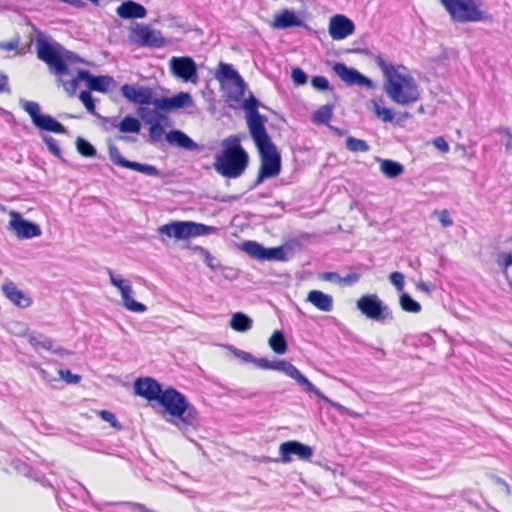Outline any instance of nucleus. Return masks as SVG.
I'll list each match as a JSON object with an SVG mask.
<instances>
[{
	"label": "nucleus",
	"instance_id": "32",
	"mask_svg": "<svg viewBox=\"0 0 512 512\" xmlns=\"http://www.w3.org/2000/svg\"><path fill=\"white\" fill-rule=\"evenodd\" d=\"M334 104H326L319 107L312 115V121L315 124L327 125L333 115Z\"/></svg>",
	"mask_w": 512,
	"mask_h": 512
},
{
	"label": "nucleus",
	"instance_id": "13",
	"mask_svg": "<svg viewBox=\"0 0 512 512\" xmlns=\"http://www.w3.org/2000/svg\"><path fill=\"white\" fill-rule=\"evenodd\" d=\"M122 95L134 104L141 106L152 105L155 108V101L153 90L150 87H137L131 84H124L121 87Z\"/></svg>",
	"mask_w": 512,
	"mask_h": 512
},
{
	"label": "nucleus",
	"instance_id": "28",
	"mask_svg": "<svg viewBox=\"0 0 512 512\" xmlns=\"http://www.w3.org/2000/svg\"><path fill=\"white\" fill-rule=\"evenodd\" d=\"M166 140L169 143H174L177 146L189 151H195L199 149V145L180 130H172L167 133Z\"/></svg>",
	"mask_w": 512,
	"mask_h": 512
},
{
	"label": "nucleus",
	"instance_id": "55",
	"mask_svg": "<svg viewBox=\"0 0 512 512\" xmlns=\"http://www.w3.org/2000/svg\"><path fill=\"white\" fill-rule=\"evenodd\" d=\"M45 143L48 146L49 150L56 156L60 155V148L58 147L57 141L53 138H46Z\"/></svg>",
	"mask_w": 512,
	"mask_h": 512
},
{
	"label": "nucleus",
	"instance_id": "22",
	"mask_svg": "<svg viewBox=\"0 0 512 512\" xmlns=\"http://www.w3.org/2000/svg\"><path fill=\"white\" fill-rule=\"evenodd\" d=\"M4 295L17 307L27 308L32 304V299L24 294L13 282H7L1 287Z\"/></svg>",
	"mask_w": 512,
	"mask_h": 512
},
{
	"label": "nucleus",
	"instance_id": "29",
	"mask_svg": "<svg viewBox=\"0 0 512 512\" xmlns=\"http://www.w3.org/2000/svg\"><path fill=\"white\" fill-rule=\"evenodd\" d=\"M215 78L220 81L232 80L236 84L243 85L244 81L240 74L235 70L231 64L220 62L215 72Z\"/></svg>",
	"mask_w": 512,
	"mask_h": 512
},
{
	"label": "nucleus",
	"instance_id": "23",
	"mask_svg": "<svg viewBox=\"0 0 512 512\" xmlns=\"http://www.w3.org/2000/svg\"><path fill=\"white\" fill-rule=\"evenodd\" d=\"M79 77L87 82L90 90L102 93L107 92L112 83L110 76H93L87 70H79Z\"/></svg>",
	"mask_w": 512,
	"mask_h": 512
},
{
	"label": "nucleus",
	"instance_id": "4",
	"mask_svg": "<svg viewBox=\"0 0 512 512\" xmlns=\"http://www.w3.org/2000/svg\"><path fill=\"white\" fill-rule=\"evenodd\" d=\"M224 148L214 162L215 170L227 178H238L248 165V154L240 144L237 135H231L222 142Z\"/></svg>",
	"mask_w": 512,
	"mask_h": 512
},
{
	"label": "nucleus",
	"instance_id": "20",
	"mask_svg": "<svg viewBox=\"0 0 512 512\" xmlns=\"http://www.w3.org/2000/svg\"><path fill=\"white\" fill-rule=\"evenodd\" d=\"M192 103L191 95L187 92H179L172 97H160L155 101V108L161 113L173 109H180Z\"/></svg>",
	"mask_w": 512,
	"mask_h": 512
},
{
	"label": "nucleus",
	"instance_id": "45",
	"mask_svg": "<svg viewBox=\"0 0 512 512\" xmlns=\"http://www.w3.org/2000/svg\"><path fill=\"white\" fill-rule=\"evenodd\" d=\"M79 98L89 113H91V114L96 113V106H95L94 100L92 98V95L89 91H86V90L82 91L79 95Z\"/></svg>",
	"mask_w": 512,
	"mask_h": 512
},
{
	"label": "nucleus",
	"instance_id": "48",
	"mask_svg": "<svg viewBox=\"0 0 512 512\" xmlns=\"http://www.w3.org/2000/svg\"><path fill=\"white\" fill-rule=\"evenodd\" d=\"M434 214H437L438 220L443 227L446 228L453 225V221L447 209H443L441 211H434Z\"/></svg>",
	"mask_w": 512,
	"mask_h": 512
},
{
	"label": "nucleus",
	"instance_id": "63",
	"mask_svg": "<svg viewBox=\"0 0 512 512\" xmlns=\"http://www.w3.org/2000/svg\"><path fill=\"white\" fill-rule=\"evenodd\" d=\"M52 351L54 353L58 354V355H65V354L68 355V354H71V352L65 350L64 348H58V349H55V350L52 349Z\"/></svg>",
	"mask_w": 512,
	"mask_h": 512
},
{
	"label": "nucleus",
	"instance_id": "7",
	"mask_svg": "<svg viewBox=\"0 0 512 512\" xmlns=\"http://www.w3.org/2000/svg\"><path fill=\"white\" fill-rule=\"evenodd\" d=\"M260 155V169L256 183L260 184L266 178H273L281 171V156L276 145L270 141L256 146Z\"/></svg>",
	"mask_w": 512,
	"mask_h": 512
},
{
	"label": "nucleus",
	"instance_id": "17",
	"mask_svg": "<svg viewBox=\"0 0 512 512\" xmlns=\"http://www.w3.org/2000/svg\"><path fill=\"white\" fill-rule=\"evenodd\" d=\"M109 156L112 162L117 166L131 169L148 176H157L159 174L157 168L153 165L142 164L125 159L121 155L119 149L114 145L109 146Z\"/></svg>",
	"mask_w": 512,
	"mask_h": 512
},
{
	"label": "nucleus",
	"instance_id": "19",
	"mask_svg": "<svg viewBox=\"0 0 512 512\" xmlns=\"http://www.w3.org/2000/svg\"><path fill=\"white\" fill-rule=\"evenodd\" d=\"M333 71L348 85L357 84L359 86H364L370 89L374 88V83L371 79L367 78L356 69L348 68L343 63H335L333 66Z\"/></svg>",
	"mask_w": 512,
	"mask_h": 512
},
{
	"label": "nucleus",
	"instance_id": "5",
	"mask_svg": "<svg viewBox=\"0 0 512 512\" xmlns=\"http://www.w3.org/2000/svg\"><path fill=\"white\" fill-rule=\"evenodd\" d=\"M450 18L458 23H475L491 20L483 9L481 0H439Z\"/></svg>",
	"mask_w": 512,
	"mask_h": 512
},
{
	"label": "nucleus",
	"instance_id": "10",
	"mask_svg": "<svg viewBox=\"0 0 512 512\" xmlns=\"http://www.w3.org/2000/svg\"><path fill=\"white\" fill-rule=\"evenodd\" d=\"M108 274L111 284L119 290L123 301V306L128 311L143 313L147 310V307L144 304L135 301L132 298L133 290L129 280L116 277L111 269H108Z\"/></svg>",
	"mask_w": 512,
	"mask_h": 512
},
{
	"label": "nucleus",
	"instance_id": "42",
	"mask_svg": "<svg viewBox=\"0 0 512 512\" xmlns=\"http://www.w3.org/2000/svg\"><path fill=\"white\" fill-rule=\"evenodd\" d=\"M25 112L31 117L33 124L42 116L40 106L37 102L27 101L23 106Z\"/></svg>",
	"mask_w": 512,
	"mask_h": 512
},
{
	"label": "nucleus",
	"instance_id": "33",
	"mask_svg": "<svg viewBox=\"0 0 512 512\" xmlns=\"http://www.w3.org/2000/svg\"><path fill=\"white\" fill-rule=\"evenodd\" d=\"M27 341L36 350L44 349L47 351H52V340L43 334H29L27 335Z\"/></svg>",
	"mask_w": 512,
	"mask_h": 512
},
{
	"label": "nucleus",
	"instance_id": "58",
	"mask_svg": "<svg viewBox=\"0 0 512 512\" xmlns=\"http://www.w3.org/2000/svg\"><path fill=\"white\" fill-rule=\"evenodd\" d=\"M196 249L200 250L204 254L206 264L210 268L214 269V265H213L214 257L207 250H205L202 247H197Z\"/></svg>",
	"mask_w": 512,
	"mask_h": 512
},
{
	"label": "nucleus",
	"instance_id": "39",
	"mask_svg": "<svg viewBox=\"0 0 512 512\" xmlns=\"http://www.w3.org/2000/svg\"><path fill=\"white\" fill-rule=\"evenodd\" d=\"M242 249L250 257L262 261L264 247L262 245H260L259 243L255 242V241H246L242 244Z\"/></svg>",
	"mask_w": 512,
	"mask_h": 512
},
{
	"label": "nucleus",
	"instance_id": "6",
	"mask_svg": "<svg viewBox=\"0 0 512 512\" xmlns=\"http://www.w3.org/2000/svg\"><path fill=\"white\" fill-rule=\"evenodd\" d=\"M214 231L215 227L213 226L193 221H172L159 226L157 229L162 243H166L169 239L187 241L191 238L211 234Z\"/></svg>",
	"mask_w": 512,
	"mask_h": 512
},
{
	"label": "nucleus",
	"instance_id": "30",
	"mask_svg": "<svg viewBox=\"0 0 512 512\" xmlns=\"http://www.w3.org/2000/svg\"><path fill=\"white\" fill-rule=\"evenodd\" d=\"M34 125L41 130L56 134H64L66 132L65 127L50 115L42 114Z\"/></svg>",
	"mask_w": 512,
	"mask_h": 512
},
{
	"label": "nucleus",
	"instance_id": "38",
	"mask_svg": "<svg viewBox=\"0 0 512 512\" xmlns=\"http://www.w3.org/2000/svg\"><path fill=\"white\" fill-rule=\"evenodd\" d=\"M399 303L401 308L406 312L419 313L421 311V305L407 293L400 295Z\"/></svg>",
	"mask_w": 512,
	"mask_h": 512
},
{
	"label": "nucleus",
	"instance_id": "36",
	"mask_svg": "<svg viewBox=\"0 0 512 512\" xmlns=\"http://www.w3.org/2000/svg\"><path fill=\"white\" fill-rule=\"evenodd\" d=\"M117 127L119 131L123 133H139L141 130V123L133 116H125Z\"/></svg>",
	"mask_w": 512,
	"mask_h": 512
},
{
	"label": "nucleus",
	"instance_id": "60",
	"mask_svg": "<svg viewBox=\"0 0 512 512\" xmlns=\"http://www.w3.org/2000/svg\"><path fill=\"white\" fill-rule=\"evenodd\" d=\"M257 365L259 367H261V368H264V369H271L272 368V362H270L269 360H267L265 358L257 360Z\"/></svg>",
	"mask_w": 512,
	"mask_h": 512
},
{
	"label": "nucleus",
	"instance_id": "43",
	"mask_svg": "<svg viewBox=\"0 0 512 512\" xmlns=\"http://www.w3.org/2000/svg\"><path fill=\"white\" fill-rule=\"evenodd\" d=\"M97 414L103 421L108 422L113 428L117 430H120L122 428V425L117 420L115 414L112 413L111 411L100 410L97 412Z\"/></svg>",
	"mask_w": 512,
	"mask_h": 512
},
{
	"label": "nucleus",
	"instance_id": "21",
	"mask_svg": "<svg viewBox=\"0 0 512 512\" xmlns=\"http://www.w3.org/2000/svg\"><path fill=\"white\" fill-rule=\"evenodd\" d=\"M264 121L265 118L261 114L247 117L249 132L256 146H260V144L271 141L269 135L267 134Z\"/></svg>",
	"mask_w": 512,
	"mask_h": 512
},
{
	"label": "nucleus",
	"instance_id": "1",
	"mask_svg": "<svg viewBox=\"0 0 512 512\" xmlns=\"http://www.w3.org/2000/svg\"><path fill=\"white\" fill-rule=\"evenodd\" d=\"M374 61L384 75V91L394 103L405 106L420 99L418 84L407 67L389 63L382 55H376Z\"/></svg>",
	"mask_w": 512,
	"mask_h": 512
},
{
	"label": "nucleus",
	"instance_id": "15",
	"mask_svg": "<svg viewBox=\"0 0 512 512\" xmlns=\"http://www.w3.org/2000/svg\"><path fill=\"white\" fill-rule=\"evenodd\" d=\"M133 388L136 395L144 398L148 402H158L164 392L161 384L151 377H140L136 379Z\"/></svg>",
	"mask_w": 512,
	"mask_h": 512
},
{
	"label": "nucleus",
	"instance_id": "54",
	"mask_svg": "<svg viewBox=\"0 0 512 512\" xmlns=\"http://www.w3.org/2000/svg\"><path fill=\"white\" fill-rule=\"evenodd\" d=\"M361 279L360 273H350L344 277H341L340 284L353 285Z\"/></svg>",
	"mask_w": 512,
	"mask_h": 512
},
{
	"label": "nucleus",
	"instance_id": "49",
	"mask_svg": "<svg viewBox=\"0 0 512 512\" xmlns=\"http://www.w3.org/2000/svg\"><path fill=\"white\" fill-rule=\"evenodd\" d=\"M497 263L501 266L505 271L512 266V253H501L497 257Z\"/></svg>",
	"mask_w": 512,
	"mask_h": 512
},
{
	"label": "nucleus",
	"instance_id": "47",
	"mask_svg": "<svg viewBox=\"0 0 512 512\" xmlns=\"http://www.w3.org/2000/svg\"><path fill=\"white\" fill-rule=\"evenodd\" d=\"M389 280L392 283V285L395 286V288L398 291H402L404 288V276L402 273L394 271L389 275Z\"/></svg>",
	"mask_w": 512,
	"mask_h": 512
},
{
	"label": "nucleus",
	"instance_id": "57",
	"mask_svg": "<svg viewBox=\"0 0 512 512\" xmlns=\"http://www.w3.org/2000/svg\"><path fill=\"white\" fill-rule=\"evenodd\" d=\"M322 279L327 281H336L340 283L341 276L337 272H326L322 275Z\"/></svg>",
	"mask_w": 512,
	"mask_h": 512
},
{
	"label": "nucleus",
	"instance_id": "27",
	"mask_svg": "<svg viewBox=\"0 0 512 512\" xmlns=\"http://www.w3.org/2000/svg\"><path fill=\"white\" fill-rule=\"evenodd\" d=\"M117 13L121 18L133 19V18H143L146 16L147 12L143 5L133 2V1H127V2L122 3L117 8Z\"/></svg>",
	"mask_w": 512,
	"mask_h": 512
},
{
	"label": "nucleus",
	"instance_id": "53",
	"mask_svg": "<svg viewBox=\"0 0 512 512\" xmlns=\"http://www.w3.org/2000/svg\"><path fill=\"white\" fill-rule=\"evenodd\" d=\"M59 375L67 383H72V384L78 383L81 379V377L79 375L71 373L70 370H60Z\"/></svg>",
	"mask_w": 512,
	"mask_h": 512
},
{
	"label": "nucleus",
	"instance_id": "52",
	"mask_svg": "<svg viewBox=\"0 0 512 512\" xmlns=\"http://www.w3.org/2000/svg\"><path fill=\"white\" fill-rule=\"evenodd\" d=\"M432 144L442 153H448L450 150L449 144L442 136L435 137L432 140Z\"/></svg>",
	"mask_w": 512,
	"mask_h": 512
},
{
	"label": "nucleus",
	"instance_id": "26",
	"mask_svg": "<svg viewBox=\"0 0 512 512\" xmlns=\"http://www.w3.org/2000/svg\"><path fill=\"white\" fill-rule=\"evenodd\" d=\"M136 33L141 44L144 46L159 47L164 43L161 34L148 26L140 27Z\"/></svg>",
	"mask_w": 512,
	"mask_h": 512
},
{
	"label": "nucleus",
	"instance_id": "34",
	"mask_svg": "<svg viewBox=\"0 0 512 512\" xmlns=\"http://www.w3.org/2000/svg\"><path fill=\"white\" fill-rule=\"evenodd\" d=\"M380 170L385 176L389 178H395L402 174L404 169L400 163L385 159L380 164Z\"/></svg>",
	"mask_w": 512,
	"mask_h": 512
},
{
	"label": "nucleus",
	"instance_id": "11",
	"mask_svg": "<svg viewBox=\"0 0 512 512\" xmlns=\"http://www.w3.org/2000/svg\"><path fill=\"white\" fill-rule=\"evenodd\" d=\"M137 115L149 125V137L151 141L157 142L162 139L164 135V128L161 125V120L164 115L156 108L141 106L137 108Z\"/></svg>",
	"mask_w": 512,
	"mask_h": 512
},
{
	"label": "nucleus",
	"instance_id": "56",
	"mask_svg": "<svg viewBox=\"0 0 512 512\" xmlns=\"http://www.w3.org/2000/svg\"><path fill=\"white\" fill-rule=\"evenodd\" d=\"M18 44H19L18 40L1 42L0 43V48L5 50V51H13V50L17 49Z\"/></svg>",
	"mask_w": 512,
	"mask_h": 512
},
{
	"label": "nucleus",
	"instance_id": "37",
	"mask_svg": "<svg viewBox=\"0 0 512 512\" xmlns=\"http://www.w3.org/2000/svg\"><path fill=\"white\" fill-rule=\"evenodd\" d=\"M381 102H382V99L371 100L373 112L383 122H391L394 118V114L391 109L383 107L381 105Z\"/></svg>",
	"mask_w": 512,
	"mask_h": 512
},
{
	"label": "nucleus",
	"instance_id": "44",
	"mask_svg": "<svg viewBox=\"0 0 512 512\" xmlns=\"http://www.w3.org/2000/svg\"><path fill=\"white\" fill-rule=\"evenodd\" d=\"M284 253L282 247L264 248L263 260H283Z\"/></svg>",
	"mask_w": 512,
	"mask_h": 512
},
{
	"label": "nucleus",
	"instance_id": "14",
	"mask_svg": "<svg viewBox=\"0 0 512 512\" xmlns=\"http://www.w3.org/2000/svg\"><path fill=\"white\" fill-rule=\"evenodd\" d=\"M8 228L12 230L19 239H29L41 235L40 227L26 219L20 213L12 211Z\"/></svg>",
	"mask_w": 512,
	"mask_h": 512
},
{
	"label": "nucleus",
	"instance_id": "61",
	"mask_svg": "<svg viewBox=\"0 0 512 512\" xmlns=\"http://www.w3.org/2000/svg\"><path fill=\"white\" fill-rule=\"evenodd\" d=\"M8 79L6 75L0 76V93L6 90Z\"/></svg>",
	"mask_w": 512,
	"mask_h": 512
},
{
	"label": "nucleus",
	"instance_id": "18",
	"mask_svg": "<svg viewBox=\"0 0 512 512\" xmlns=\"http://www.w3.org/2000/svg\"><path fill=\"white\" fill-rule=\"evenodd\" d=\"M355 25L351 19L342 14H336L330 18L328 25L329 35L333 40H342L352 35Z\"/></svg>",
	"mask_w": 512,
	"mask_h": 512
},
{
	"label": "nucleus",
	"instance_id": "62",
	"mask_svg": "<svg viewBox=\"0 0 512 512\" xmlns=\"http://www.w3.org/2000/svg\"><path fill=\"white\" fill-rule=\"evenodd\" d=\"M497 482L505 488V490L507 491L508 494L511 493V488L505 480L497 478Z\"/></svg>",
	"mask_w": 512,
	"mask_h": 512
},
{
	"label": "nucleus",
	"instance_id": "50",
	"mask_svg": "<svg viewBox=\"0 0 512 512\" xmlns=\"http://www.w3.org/2000/svg\"><path fill=\"white\" fill-rule=\"evenodd\" d=\"M311 84L317 90L329 89V82L324 76H314L311 80Z\"/></svg>",
	"mask_w": 512,
	"mask_h": 512
},
{
	"label": "nucleus",
	"instance_id": "25",
	"mask_svg": "<svg viewBox=\"0 0 512 512\" xmlns=\"http://www.w3.org/2000/svg\"><path fill=\"white\" fill-rule=\"evenodd\" d=\"M301 25L302 20L299 19L294 12L284 9L274 16L271 26L275 29H287Z\"/></svg>",
	"mask_w": 512,
	"mask_h": 512
},
{
	"label": "nucleus",
	"instance_id": "16",
	"mask_svg": "<svg viewBox=\"0 0 512 512\" xmlns=\"http://www.w3.org/2000/svg\"><path fill=\"white\" fill-rule=\"evenodd\" d=\"M279 454L281 462L289 463L292 461V455H296L300 460H309L313 456V449L309 445L291 440L280 444Z\"/></svg>",
	"mask_w": 512,
	"mask_h": 512
},
{
	"label": "nucleus",
	"instance_id": "12",
	"mask_svg": "<svg viewBox=\"0 0 512 512\" xmlns=\"http://www.w3.org/2000/svg\"><path fill=\"white\" fill-rule=\"evenodd\" d=\"M170 70L174 76L192 83H197V66L194 60L188 56L172 57Z\"/></svg>",
	"mask_w": 512,
	"mask_h": 512
},
{
	"label": "nucleus",
	"instance_id": "51",
	"mask_svg": "<svg viewBox=\"0 0 512 512\" xmlns=\"http://www.w3.org/2000/svg\"><path fill=\"white\" fill-rule=\"evenodd\" d=\"M291 75H292V79H293L294 83L297 85H303L307 81L306 73L300 68H294L292 70Z\"/></svg>",
	"mask_w": 512,
	"mask_h": 512
},
{
	"label": "nucleus",
	"instance_id": "40",
	"mask_svg": "<svg viewBox=\"0 0 512 512\" xmlns=\"http://www.w3.org/2000/svg\"><path fill=\"white\" fill-rule=\"evenodd\" d=\"M76 149L77 152L83 157H94L96 155V149L94 146L88 142L87 140L78 137L76 139Z\"/></svg>",
	"mask_w": 512,
	"mask_h": 512
},
{
	"label": "nucleus",
	"instance_id": "8",
	"mask_svg": "<svg viewBox=\"0 0 512 512\" xmlns=\"http://www.w3.org/2000/svg\"><path fill=\"white\" fill-rule=\"evenodd\" d=\"M271 370L284 372L302 386L307 393L314 394L324 401L330 402V400L290 362L284 360L272 362Z\"/></svg>",
	"mask_w": 512,
	"mask_h": 512
},
{
	"label": "nucleus",
	"instance_id": "31",
	"mask_svg": "<svg viewBox=\"0 0 512 512\" xmlns=\"http://www.w3.org/2000/svg\"><path fill=\"white\" fill-rule=\"evenodd\" d=\"M252 319L242 312H237L232 315L230 320V327L237 332H246L252 328Z\"/></svg>",
	"mask_w": 512,
	"mask_h": 512
},
{
	"label": "nucleus",
	"instance_id": "3",
	"mask_svg": "<svg viewBox=\"0 0 512 512\" xmlns=\"http://www.w3.org/2000/svg\"><path fill=\"white\" fill-rule=\"evenodd\" d=\"M163 408V414L170 417V422L179 430H188L198 422V411L186 396L173 387L164 389L157 402Z\"/></svg>",
	"mask_w": 512,
	"mask_h": 512
},
{
	"label": "nucleus",
	"instance_id": "35",
	"mask_svg": "<svg viewBox=\"0 0 512 512\" xmlns=\"http://www.w3.org/2000/svg\"><path fill=\"white\" fill-rule=\"evenodd\" d=\"M269 345L276 354H284L287 351V342L281 331H274L269 338Z\"/></svg>",
	"mask_w": 512,
	"mask_h": 512
},
{
	"label": "nucleus",
	"instance_id": "41",
	"mask_svg": "<svg viewBox=\"0 0 512 512\" xmlns=\"http://www.w3.org/2000/svg\"><path fill=\"white\" fill-rule=\"evenodd\" d=\"M346 147L351 152H367L369 150V145L364 140L351 136L346 139Z\"/></svg>",
	"mask_w": 512,
	"mask_h": 512
},
{
	"label": "nucleus",
	"instance_id": "64",
	"mask_svg": "<svg viewBox=\"0 0 512 512\" xmlns=\"http://www.w3.org/2000/svg\"><path fill=\"white\" fill-rule=\"evenodd\" d=\"M418 288L428 291L429 289L426 287L424 283L418 285Z\"/></svg>",
	"mask_w": 512,
	"mask_h": 512
},
{
	"label": "nucleus",
	"instance_id": "2",
	"mask_svg": "<svg viewBox=\"0 0 512 512\" xmlns=\"http://www.w3.org/2000/svg\"><path fill=\"white\" fill-rule=\"evenodd\" d=\"M36 51L38 58L48 66L52 74L58 77V85H61L69 96H74L82 79L79 74L70 80H63L62 76L68 73V64L78 63L80 58L62 45H52L44 39L38 40Z\"/></svg>",
	"mask_w": 512,
	"mask_h": 512
},
{
	"label": "nucleus",
	"instance_id": "46",
	"mask_svg": "<svg viewBox=\"0 0 512 512\" xmlns=\"http://www.w3.org/2000/svg\"><path fill=\"white\" fill-rule=\"evenodd\" d=\"M244 108L247 112V117L260 114L258 111V101L254 96H250L247 100H245Z\"/></svg>",
	"mask_w": 512,
	"mask_h": 512
},
{
	"label": "nucleus",
	"instance_id": "59",
	"mask_svg": "<svg viewBox=\"0 0 512 512\" xmlns=\"http://www.w3.org/2000/svg\"><path fill=\"white\" fill-rule=\"evenodd\" d=\"M502 133L507 137V141L505 143L506 149L512 150V132L509 129H503Z\"/></svg>",
	"mask_w": 512,
	"mask_h": 512
},
{
	"label": "nucleus",
	"instance_id": "24",
	"mask_svg": "<svg viewBox=\"0 0 512 512\" xmlns=\"http://www.w3.org/2000/svg\"><path fill=\"white\" fill-rule=\"evenodd\" d=\"M306 301L322 312H330L333 309V297L320 290L309 291Z\"/></svg>",
	"mask_w": 512,
	"mask_h": 512
},
{
	"label": "nucleus",
	"instance_id": "9",
	"mask_svg": "<svg viewBox=\"0 0 512 512\" xmlns=\"http://www.w3.org/2000/svg\"><path fill=\"white\" fill-rule=\"evenodd\" d=\"M357 308L363 315L372 320L392 318L391 312L383 306L376 294L363 295L357 300Z\"/></svg>",
	"mask_w": 512,
	"mask_h": 512
}]
</instances>
